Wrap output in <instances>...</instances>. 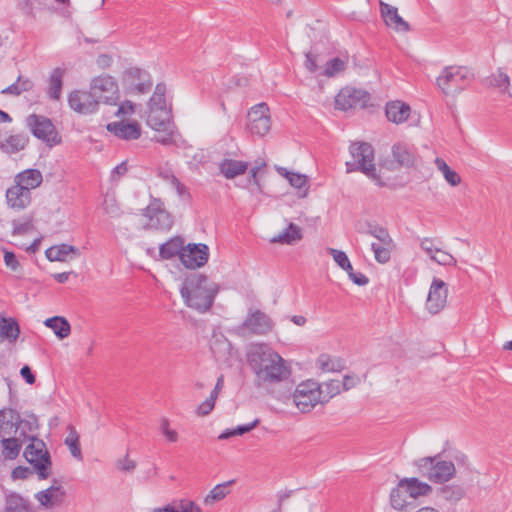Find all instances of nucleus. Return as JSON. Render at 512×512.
Instances as JSON below:
<instances>
[{
    "label": "nucleus",
    "mask_w": 512,
    "mask_h": 512,
    "mask_svg": "<svg viewBox=\"0 0 512 512\" xmlns=\"http://www.w3.org/2000/svg\"><path fill=\"white\" fill-rule=\"evenodd\" d=\"M34 472H35V470L33 471L28 467L18 466L12 470L11 477L13 480H16V479L24 480V479H27L29 476H31Z\"/></svg>",
    "instance_id": "69168bd1"
},
{
    "label": "nucleus",
    "mask_w": 512,
    "mask_h": 512,
    "mask_svg": "<svg viewBox=\"0 0 512 512\" xmlns=\"http://www.w3.org/2000/svg\"><path fill=\"white\" fill-rule=\"evenodd\" d=\"M28 139L24 135H11L3 141H0V149L7 153L13 154L24 149Z\"/></svg>",
    "instance_id": "58836bf2"
},
{
    "label": "nucleus",
    "mask_w": 512,
    "mask_h": 512,
    "mask_svg": "<svg viewBox=\"0 0 512 512\" xmlns=\"http://www.w3.org/2000/svg\"><path fill=\"white\" fill-rule=\"evenodd\" d=\"M380 12L384 19L385 24L388 27L395 29L396 31L406 32L410 30L409 24L403 20L398 14L396 7H393L384 2H380Z\"/></svg>",
    "instance_id": "412c9836"
},
{
    "label": "nucleus",
    "mask_w": 512,
    "mask_h": 512,
    "mask_svg": "<svg viewBox=\"0 0 512 512\" xmlns=\"http://www.w3.org/2000/svg\"><path fill=\"white\" fill-rule=\"evenodd\" d=\"M463 489L456 485H447L441 488L440 496L450 502H456L463 497Z\"/></svg>",
    "instance_id": "6e6d98bb"
},
{
    "label": "nucleus",
    "mask_w": 512,
    "mask_h": 512,
    "mask_svg": "<svg viewBox=\"0 0 512 512\" xmlns=\"http://www.w3.org/2000/svg\"><path fill=\"white\" fill-rule=\"evenodd\" d=\"M323 404L341 392V381L330 380L320 384Z\"/></svg>",
    "instance_id": "de8ad7c7"
},
{
    "label": "nucleus",
    "mask_w": 512,
    "mask_h": 512,
    "mask_svg": "<svg viewBox=\"0 0 512 512\" xmlns=\"http://www.w3.org/2000/svg\"><path fill=\"white\" fill-rule=\"evenodd\" d=\"M430 259L442 266H456L457 264L455 257L450 253L442 250L441 247Z\"/></svg>",
    "instance_id": "bf43d9fd"
},
{
    "label": "nucleus",
    "mask_w": 512,
    "mask_h": 512,
    "mask_svg": "<svg viewBox=\"0 0 512 512\" xmlns=\"http://www.w3.org/2000/svg\"><path fill=\"white\" fill-rule=\"evenodd\" d=\"M367 234L375 237L380 243L384 245H392L393 239L391 238L387 229L378 225H369Z\"/></svg>",
    "instance_id": "603ef678"
},
{
    "label": "nucleus",
    "mask_w": 512,
    "mask_h": 512,
    "mask_svg": "<svg viewBox=\"0 0 512 512\" xmlns=\"http://www.w3.org/2000/svg\"><path fill=\"white\" fill-rule=\"evenodd\" d=\"M45 326L52 329L59 339L67 338L71 332L69 322L60 316L51 317L45 320Z\"/></svg>",
    "instance_id": "e433bc0d"
},
{
    "label": "nucleus",
    "mask_w": 512,
    "mask_h": 512,
    "mask_svg": "<svg viewBox=\"0 0 512 512\" xmlns=\"http://www.w3.org/2000/svg\"><path fill=\"white\" fill-rule=\"evenodd\" d=\"M158 175L171 186H173L176 189L177 194L179 196H183L186 194V187L178 180V178L170 170H159Z\"/></svg>",
    "instance_id": "864d4df0"
},
{
    "label": "nucleus",
    "mask_w": 512,
    "mask_h": 512,
    "mask_svg": "<svg viewBox=\"0 0 512 512\" xmlns=\"http://www.w3.org/2000/svg\"><path fill=\"white\" fill-rule=\"evenodd\" d=\"M184 250V239L181 236H175L162 244L159 248V254L163 259H171L179 256Z\"/></svg>",
    "instance_id": "7c9ffc66"
},
{
    "label": "nucleus",
    "mask_w": 512,
    "mask_h": 512,
    "mask_svg": "<svg viewBox=\"0 0 512 512\" xmlns=\"http://www.w3.org/2000/svg\"><path fill=\"white\" fill-rule=\"evenodd\" d=\"M117 469L123 472H131L136 467V462L125 455L122 459H119L116 463Z\"/></svg>",
    "instance_id": "0e129e2a"
},
{
    "label": "nucleus",
    "mask_w": 512,
    "mask_h": 512,
    "mask_svg": "<svg viewBox=\"0 0 512 512\" xmlns=\"http://www.w3.org/2000/svg\"><path fill=\"white\" fill-rule=\"evenodd\" d=\"M321 370L326 372L340 371L343 369V363L339 359H333L329 355L322 354L317 360Z\"/></svg>",
    "instance_id": "8fccbe9b"
},
{
    "label": "nucleus",
    "mask_w": 512,
    "mask_h": 512,
    "mask_svg": "<svg viewBox=\"0 0 512 512\" xmlns=\"http://www.w3.org/2000/svg\"><path fill=\"white\" fill-rule=\"evenodd\" d=\"M276 170L281 176L285 177L289 181L292 187L297 188L299 190L305 188L304 193L301 195L302 197H305L307 195L308 178L306 175L290 172L284 167H277Z\"/></svg>",
    "instance_id": "4c0bfd02"
},
{
    "label": "nucleus",
    "mask_w": 512,
    "mask_h": 512,
    "mask_svg": "<svg viewBox=\"0 0 512 512\" xmlns=\"http://www.w3.org/2000/svg\"><path fill=\"white\" fill-rule=\"evenodd\" d=\"M174 506V512H202L200 507L191 500H181Z\"/></svg>",
    "instance_id": "052dcab7"
},
{
    "label": "nucleus",
    "mask_w": 512,
    "mask_h": 512,
    "mask_svg": "<svg viewBox=\"0 0 512 512\" xmlns=\"http://www.w3.org/2000/svg\"><path fill=\"white\" fill-rule=\"evenodd\" d=\"M209 259V247L203 243H189L180 254L181 263L188 269L203 267Z\"/></svg>",
    "instance_id": "f8f14e48"
},
{
    "label": "nucleus",
    "mask_w": 512,
    "mask_h": 512,
    "mask_svg": "<svg viewBox=\"0 0 512 512\" xmlns=\"http://www.w3.org/2000/svg\"><path fill=\"white\" fill-rule=\"evenodd\" d=\"M23 455L33 466L39 479L43 480L50 477L52 473L51 457L42 440L32 438L31 443L25 448Z\"/></svg>",
    "instance_id": "423d86ee"
},
{
    "label": "nucleus",
    "mask_w": 512,
    "mask_h": 512,
    "mask_svg": "<svg viewBox=\"0 0 512 512\" xmlns=\"http://www.w3.org/2000/svg\"><path fill=\"white\" fill-rule=\"evenodd\" d=\"M302 230L294 223H290L286 229L271 238L272 243L293 245L302 239Z\"/></svg>",
    "instance_id": "c756f323"
},
{
    "label": "nucleus",
    "mask_w": 512,
    "mask_h": 512,
    "mask_svg": "<svg viewBox=\"0 0 512 512\" xmlns=\"http://www.w3.org/2000/svg\"><path fill=\"white\" fill-rule=\"evenodd\" d=\"M19 333L20 328L15 319L0 316V341L15 342Z\"/></svg>",
    "instance_id": "2f4dec72"
},
{
    "label": "nucleus",
    "mask_w": 512,
    "mask_h": 512,
    "mask_svg": "<svg viewBox=\"0 0 512 512\" xmlns=\"http://www.w3.org/2000/svg\"><path fill=\"white\" fill-rule=\"evenodd\" d=\"M65 444L68 446L71 455L77 460H82V452L79 444V435L76 430L70 426L69 434L65 439Z\"/></svg>",
    "instance_id": "49530a36"
},
{
    "label": "nucleus",
    "mask_w": 512,
    "mask_h": 512,
    "mask_svg": "<svg viewBox=\"0 0 512 512\" xmlns=\"http://www.w3.org/2000/svg\"><path fill=\"white\" fill-rule=\"evenodd\" d=\"M485 81L488 86L500 88L503 92H507L510 86V78L502 69H498L496 73L487 77Z\"/></svg>",
    "instance_id": "c03bdc74"
},
{
    "label": "nucleus",
    "mask_w": 512,
    "mask_h": 512,
    "mask_svg": "<svg viewBox=\"0 0 512 512\" xmlns=\"http://www.w3.org/2000/svg\"><path fill=\"white\" fill-rule=\"evenodd\" d=\"M399 483L404 486V490H407V493L414 503L418 497L426 496L432 490L430 485L417 478H405L400 480Z\"/></svg>",
    "instance_id": "bb28decb"
},
{
    "label": "nucleus",
    "mask_w": 512,
    "mask_h": 512,
    "mask_svg": "<svg viewBox=\"0 0 512 512\" xmlns=\"http://www.w3.org/2000/svg\"><path fill=\"white\" fill-rule=\"evenodd\" d=\"M215 401L211 397L207 398L205 401H203L197 408V415L199 416H206L208 415L215 406Z\"/></svg>",
    "instance_id": "774afa93"
},
{
    "label": "nucleus",
    "mask_w": 512,
    "mask_h": 512,
    "mask_svg": "<svg viewBox=\"0 0 512 512\" xmlns=\"http://www.w3.org/2000/svg\"><path fill=\"white\" fill-rule=\"evenodd\" d=\"M34 87L33 81L24 76H18L16 82L12 83L1 91L4 95L19 96L23 92L31 91Z\"/></svg>",
    "instance_id": "ea45409f"
},
{
    "label": "nucleus",
    "mask_w": 512,
    "mask_h": 512,
    "mask_svg": "<svg viewBox=\"0 0 512 512\" xmlns=\"http://www.w3.org/2000/svg\"><path fill=\"white\" fill-rule=\"evenodd\" d=\"M474 78L466 66H447L436 79L439 89L446 95H456L463 91Z\"/></svg>",
    "instance_id": "20e7f679"
},
{
    "label": "nucleus",
    "mask_w": 512,
    "mask_h": 512,
    "mask_svg": "<svg viewBox=\"0 0 512 512\" xmlns=\"http://www.w3.org/2000/svg\"><path fill=\"white\" fill-rule=\"evenodd\" d=\"M107 130L122 140H136L141 136V127L138 122L126 123L124 121L112 122L107 125Z\"/></svg>",
    "instance_id": "6ab92c4d"
},
{
    "label": "nucleus",
    "mask_w": 512,
    "mask_h": 512,
    "mask_svg": "<svg viewBox=\"0 0 512 512\" xmlns=\"http://www.w3.org/2000/svg\"><path fill=\"white\" fill-rule=\"evenodd\" d=\"M160 430L168 441L176 442L178 440V433L175 430L170 429L168 419L163 418L161 420Z\"/></svg>",
    "instance_id": "e2e57ef3"
},
{
    "label": "nucleus",
    "mask_w": 512,
    "mask_h": 512,
    "mask_svg": "<svg viewBox=\"0 0 512 512\" xmlns=\"http://www.w3.org/2000/svg\"><path fill=\"white\" fill-rule=\"evenodd\" d=\"M126 81L129 82V88L138 94L148 92L152 86L149 75L146 71L139 68H131L125 73Z\"/></svg>",
    "instance_id": "aec40b11"
},
{
    "label": "nucleus",
    "mask_w": 512,
    "mask_h": 512,
    "mask_svg": "<svg viewBox=\"0 0 512 512\" xmlns=\"http://www.w3.org/2000/svg\"><path fill=\"white\" fill-rule=\"evenodd\" d=\"M233 483V481L224 482L222 484L216 485L204 498V503L206 505H212L217 501L222 500L229 493L228 487Z\"/></svg>",
    "instance_id": "a18cd8bd"
},
{
    "label": "nucleus",
    "mask_w": 512,
    "mask_h": 512,
    "mask_svg": "<svg viewBox=\"0 0 512 512\" xmlns=\"http://www.w3.org/2000/svg\"><path fill=\"white\" fill-rule=\"evenodd\" d=\"M390 502L395 510L407 512L409 508L414 507V502L410 498L404 486L398 483L397 487L390 493Z\"/></svg>",
    "instance_id": "a878e982"
},
{
    "label": "nucleus",
    "mask_w": 512,
    "mask_h": 512,
    "mask_svg": "<svg viewBox=\"0 0 512 512\" xmlns=\"http://www.w3.org/2000/svg\"><path fill=\"white\" fill-rule=\"evenodd\" d=\"M5 512H36L32 503L16 492L7 493L5 496Z\"/></svg>",
    "instance_id": "5701e85b"
},
{
    "label": "nucleus",
    "mask_w": 512,
    "mask_h": 512,
    "mask_svg": "<svg viewBox=\"0 0 512 512\" xmlns=\"http://www.w3.org/2000/svg\"><path fill=\"white\" fill-rule=\"evenodd\" d=\"M15 433L17 437H20L23 441L32 438H35L32 433L37 429L38 422L37 418L34 415H29L25 418H21L18 414V419L16 421Z\"/></svg>",
    "instance_id": "cd10ccee"
},
{
    "label": "nucleus",
    "mask_w": 512,
    "mask_h": 512,
    "mask_svg": "<svg viewBox=\"0 0 512 512\" xmlns=\"http://www.w3.org/2000/svg\"><path fill=\"white\" fill-rule=\"evenodd\" d=\"M392 156L399 166L405 168L414 167L418 161L415 148L405 142H397L392 146Z\"/></svg>",
    "instance_id": "a211bd4d"
},
{
    "label": "nucleus",
    "mask_w": 512,
    "mask_h": 512,
    "mask_svg": "<svg viewBox=\"0 0 512 512\" xmlns=\"http://www.w3.org/2000/svg\"><path fill=\"white\" fill-rule=\"evenodd\" d=\"M327 251L340 268H343L345 265L348 266L350 260L345 252L334 248H328Z\"/></svg>",
    "instance_id": "680f3d73"
},
{
    "label": "nucleus",
    "mask_w": 512,
    "mask_h": 512,
    "mask_svg": "<svg viewBox=\"0 0 512 512\" xmlns=\"http://www.w3.org/2000/svg\"><path fill=\"white\" fill-rule=\"evenodd\" d=\"M156 132L157 133L153 137V140H155L156 142L161 143L163 145H172L175 143V131L173 124L168 125V127H164Z\"/></svg>",
    "instance_id": "5fc2aeb1"
},
{
    "label": "nucleus",
    "mask_w": 512,
    "mask_h": 512,
    "mask_svg": "<svg viewBox=\"0 0 512 512\" xmlns=\"http://www.w3.org/2000/svg\"><path fill=\"white\" fill-rule=\"evenodd\" d=\"M435 166L451 186H457L460 184L461 177L459 174L452 170L442 158L435 159Z\"/></svg>",
    "instance_id": "37998d69"
},
{
    "label": "nucleus",
    "mask_w": 512,
    "mask_h": 512,
    "mask_svg": "<svg viewBox=\"0 0 512 512\" xmlns=\"http://www.w3.org/2000/svg\"><path fill=\"white\" fill-rule=\"evenodd\" d=\"M68 103L71 109L80 114H92L98 111L99 105L91 90H75L69 94Z\"/></svg>",
    "instance_id": "2eb2a0df"
},
{
    "label": "nucleus",
    "mask_w": 512,
    "mask_h": 512,
    "mask_svg": "<svg viewBox=\"0 0 512 512\" xmlns=\"http://www.w3.org/2000/svg\"><path fill=\"white\" fill-rule=\"evenodd\" d=\"M273 326L274 323L272 319L260 310L249 312L243 322V328L256 335H265L269 333L272 331Z\"/></svg>",
    "instance_id": "dca6fc26"
},
{
    "label": "nucleus",
    "mask_w": 512,
    "mask_h": 512,
    "mask_svg": "<svg viewBox=\"0 0 512 512\" xmlns=\"http://www.w3.org/2000/svg\"><path fill=\"white\" fill-rule=\"evenodd\" d=\"M26 122L33 135L38 139H41L50 145L58 144L60 142L55 127L49 118L42 115L32 114L27 117Z\"/></svg>",
    "instance_id": "9d476101"
},
{
    "label": "nucleus",
    "mask_w": 512,
    "mask_h": 512,
    "mask_svg": "<svg viewBox=\"0 0 512 512\" xmlns=\"http://www.w3.org/2000/svg\"><path fill=\"white\" fill-rule=\"evenodd\" d=\"M170 109L151 110L148 112L147 124L155 131L171 125Z\"/></svg>",
    "instance_id": "473e14b6"
},
{
    "label": "nucleus",
    "mask_w": 512,
    "mask_h": 512,
    "mask_svg": "<svg viewBox=\"0 0 512 512\" xmlns=\"http://www.w3.org/2000/svg\"><path fill=\"white\" fill-rule=\"evenodd\" d=\"M24 441L14 435L13 437L3 436L1 440L2 455L5 459L14 460L18 457Z\"/></svg>",
    "instance_id": "72a5a7b5"
},
{
    "label": "nucleus",
    "mask_w": 512,
    "mask_h": 512,
    "mask_svg": "<svg viewBox=\"0 0 512 512\" xmlns=\"http://www.w3.org/2000/svg\"><path fill=\"white\" fill-rule=\"evenodd\" d=\"M18 412L13 409L0 410V434L2 436L15 433Z\"/></svg>",
    "instance_id": "f704fd0d"
},
{
    "label": "nucleus",
    "mask_w": 512,
    "mask_h": 512,
    "mask_svg": "<svg viewBox=\"0 0 512 512\" xmlns=\"http://www.w3.org/2000/svg\"><path fill=\"white\" fill-rule=\"evenodd\" d=\"M71 253L78 254V249L72 245L61 244L48 248L45 255L49 261H66Z\"/></svg>",
    "instance_id": "a19ab883"
},
{
    "label": "nucleus",
    "mask_w": 512,
    "mask_h": 512,
    "mask_svg": "<svg viewBox=\"0 0 512 512\" xmlns=\"http://www.w3.org/2000/svg\"><path fill=\"white\" fill-rule=\"evenodd\" d=\"M414 466L419 475L439 484L451 480L456 474L454 463L443 460L440 454L419 458L414 461Z\"/></svg>",
    "instance_id": "7ed1b4c3"
},
{
    "label": "nucleus",
    "mask_w": 512,
    "mask_h": 512,
    "mask_svg": "<svg viewBox=\"0 0 512 512\" xmlns=\"http://www.w3.org/2000/svg\"><path fill=\"white\" fill-rule=\"evenodd\" d=\"M292 398L293 403L302 413L310 412L317 404H323L320 384L313 380L298 384Z\"/></svg>",
    "instance_id": "0eeeda50"
},
{
    "label": "nucleus",
    "mask_w": 512,
    "mask_h": 512,
    "mask_svg": "<svg viewBox=\"0 0 512 512\" xmlns=\"http://www.w3.org/2000/svg\"><path fill=\"white\" fill-rule=\"evenodd\" d=\"M448 289L447 285L443 280L434 278L426 301V308L431 314L439 313L447 302Z\"/></svg>",
    "instance_id": "ddd939ff"
},
{
    "label": "nucleus",
    "mask_w": 512,
    "mask_h": 512,
    "mask_svg": "<svg viewBox=\"0 0 512 512\" xmlns=\"http://www.w3.org/2000/svg\"><path fill=\"white\" fill-rule=\"evenodd\" d=\"M143 216L146 219L145 228L148 229L169 231L174 223L173 217L165 209L164 203L156 198H153L143 210Z\"/></svg>",
    "instance_id": "6e6552de"
},
{
    "label": "nucleus",
    "mask_w": 512,
    "mask_h": 512,
    "mask_svg": "<svg viewBox=\"0 0 512 512\" xmlns=\"http://www.w3.org/2000/svg\"><path fill=\"white\" fill-rule=\"evenodd\" d=\"M42 181V173L37 169H26L18 173L14 178L15 184L18 186L27 187V191L29 192L39 187Z\"/></svg>",
    "instance_id": "393cba45"
},
{
    "label": "nucleus",
    "mask_w": 512,
    "mask_h": 512,
    "mask_svg": "<svg viewBox=\"0 0 512 512\" xmlns=\"http://www.w3.org/2000/svg\"><path fill=\"white\" fill-rule=\"evenodd\" d=\"M12 234L13 235H24L28 232L32 231L34 228L33 225V216H25L21 219H15L12 221Z\"/></svg>",
    "instance_id": "09e8293b"
},
{
    "label": "nucleus",
    "mask_w": 512,
    "mask_h": 512,
    "mask_svg": "<svg viewBox=\"0 0 512 512\" xmlns=\"http://www.w3.org/2000/svg\"><path fill=\"white\" fill-rule=\"evenodd\" d=\"M64 73L65 71L59 67L51 72L47 94L53 100L60 99Z\"/></svg>",
    "instance_id": "c9c22d12"
},
{
    "label": "nucleus",
    "mask_w": 512,
    "mask_h": 512,
    "mask_svg": "<svg viewBox=\"0 0 512 512\" xmlns=\"http://www.w3.org/2000/svg\"><path fill=\"white\" fill-rule=\"evenodd\" d=\"M5 196L8 207L15 211L26 209L32 202L31 192L27 191V187L15 183L6 190Z\"/></svg>",
    "instance_id": "f3484780"
},
{
    "label": "nucleus",
    "mask_w": 512,
    "mask_h": 512,
    "mask_svg": "<svg viewBox=\"0 0 512 512\" xmlns=\"http://www.w3.org/2000/svg\"><path fill=\"white\" fill-rule=\"evenodd\" d=\"M220 172L227 179H234L237 176L244 174L248 169V162L223 159L219 164Z\"/></svg>",
    "instance_id": "c85d7f7f"
},
{
    "label": "nucleus",
    "mask_w": 512,
    "mask_h": 512,
    "mask_svg": "<svg viewBox=\"0 0 512 512\" xmlns=\"http://www.w3.org/2000/svg\"><path fill=\"white\" fill-rule=\"evenodd\" d=\"M165 93H166V85L163 83L157 84L155 87V91L149 101V111L160 110V109H170L167 106Z\"/></svg>",
    "instance_id": "79ce46f5"
},
{
    "label": "nucleus",
    "mask_w": 512,
    "mask_h": 512,
    "mask_svg": "<svg viewBox=\"0 0 512 512\" xmlns=\"http://www.w3.org/2000/svg\"><path fill=\"white\" fill-rule=\"evenodd\" d=\"M393 245H394V243L392 245H384L382 243H372L371 249L374 252L375 260L381 264L387 263L391 258V249H392Z\"/></svg>",
    "instance_id": "3c124183"
},
{
    "label": "nucleus",
    "mask_w": 512,
    "mask_h": 512,
    "mask_svg": "<svg viewBox=\"0 0 512 512\" xmlns=\"http://www.w3.org/2000/svg\"><path fill=\"white\" fill-rule=\"evenodd\" d=\"M365 93L361 90L342 89L335 98V105L337 109L346 111L348 109L356 107Z\"/></svg>",
    "instance_id": "4be33fe9"
},
{
    "label": "nucleus",
    "mask_w": 512,
    "mask_h": 512,
    "mask_svg": "<svg viewBox=\"0 0 512 512\" xmlns=\"http://www.w3.org/2000/svg\"><path fill=\"white\" fill-rule=\"evenodd\" d=\"M441 241L436 238H422L420 239L419 246L425 254L431 258L440 248Z\"/></svg>",
    "instance_id": "13d9d810"
},
{
    "label": "nucleus",
    "mask_w": 512,
    "mask_h": 512,
    "mask_svg": "<svg viewBox=\"0 0 512 512\" xmlns=\"http://www.w3.org/2000/svg\"><path fill=\"white\" fill-rule=\"evenodd\" d=\"M271 128L269 107L266 103L253 106L248 112V129L259 137L265 136Z\"/></svg>",
    "instance_id": "9b49d317"
},
{
    "label": "nucleus",
    "mask_w": 512,
    "mask_h": 512,
    "mask_svg": "<svg viewBox=\"0 0 512 512\" xmlns=\"http://www.w3.org/2000/svg\"><path fill=\"white\" fill-rule=\"evenodd\" d=\"M90 90L97 104L116 105L119 100V88L116 80L109 75H102L92 79Z\"/></svg>",
    "instance_id": "1a4fd4ad"
},
{
    "label": "nucleus",
    "mask_w": 512,
    "mask_h": 512,
    "mask_svg": "<svg viewBox=\"0 0 512 512\" xmlns=\"http://www.w3.org/2000/svg\"><path fill=\"white\" fill-rule=\"evenodd\" d=\"M410 106L401 101H391L386 104L387 119L395 124L405 122L410 116Z\"/></svg>",
    "instance_id": "b1692460"
},
{
    "label": "nucleus",
    "mask_w": 512,
    "mask_h": 512,
    "mask_svg": "<svg viewBox=\"0 0 512 512\" xmlns=\"http://www.w3.org/2000/svg\"><path fill=\"white\" fill-rule=\"evenodd\" d=\"M134 113V104L131 101L122 102L117 111L115 112V116L117 117H126L130 116Z\"/></svg>",
    "instance_id": "338daca9"
},
{
    "label": "nucleus",
    "mask_w": 512,
    "mask_h": 512,
    "mask_svg": "<svg viewBox=\"0 0 512 512\" xmlns=\"http://www.w3.org/2000/svg\"><path fill=\"white\" fill-rule=\"evenodd\" d=\"M65 497V489L56 480H54L50 487L35 495L40 506L47 510H53L62 506L65 501Z\"/></svg>",
    "instance_id": "4468645a"
},
{
    "label": "nucleus",
    "mask_w": 512,
    "mask_h": 512,
    "mask_svg": "<svg viewBox=\"0 0 512 512\" xmlns=\"http://www.w3.org/2000/svg\"><path fill=\"white\" fill-rule=\"evenodd\" d=\"M218 292V284L201 273L188 276L180 288L185 305L200 313H205L212 307Z\"/></svg>",
    "instance_id": "f03ea898"
},
{
    "label": "nucleus",
    "mask_w": 512,
    "mask_h": 512,
    "mask_svg": "<svg viewBox=\"0 0 512 512\" xmlns=\"http://www.w3.org/2000/svg\"><path fill=\"white\" fill-rule=\"evenodd\" d=\"M349 152L353 161L346 162L347 173L361 171L369 178L376 179L372 145L367 142H355L350 145Z\"/></svg>",
    "instance_id": "39448f33"
},
{
    "label": "nucleus",
    "mask_w": 512,
    "mask_h": 512,
    "mask_svg": "<svg viewBox=\"0 0 512 512\" xmlns=\"http://www.w3.org/2000/svg\"><path fill=\"white\" fill-rule=\"evenodd\" d=\"M246 361L261 384H275L290 376L285 360L264 343H253L247 347Z\"/></svg>",
    "instance_id": "f257e3e1"
},
{
    "label": "nucleus",
    "mask_w": 512,
    "mask_h": 512,
    "mask_svg": "<svg viewBox=\"0 0 512 512\" xmlns=\"http://www.w3.org/2000/svg\"><path fill=\"white\" fill-rule=\"evenodd\" d=\"M346 63L344 60L336 57L328 61L325 65V69L322 75L327 77H333L345 69Z\"/></svg>",
    "instance_id": "4d7b16f0"
}]
</instances>
